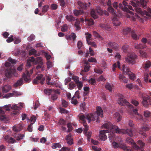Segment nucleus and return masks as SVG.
Listing matches in <instances>:
<instances>
[{"label": "nucleus", "instance_id": "1", "mask_svg": "<svg viewBox=\"0 0 151 151\" xmlns=\"http://www.w3.org/2000/svg\"><path fill=\"white\" fill-rule=\"evenodd\" d=\"M102 129H105L100 131L99 134L100 139L103 140H105L107 138V136L105 133H109L111 131L112 129H114L116 133L122 134H127L131 137L133 136L132 129H120L118 126L113 125L110 122H108L105 123L102 126Z\"/></svg>", "mask_w": 151, "mask_h": 151}, {"label": "nucleus", "instance_id": "2", "mask_svg": "<svg viewBox=\"0 0 151 151\" xmlns=\"http://www.w3.org/2000/svg\"><path fill=\"white\" fill-rule=\"evenodd\" d=\"M103 117V111L101 107L98 106L96 108V113L92 115H89L88 114H81L79 116L80 119L83 122V125L84 126V132L86 133L88 130V126L86 123V120L90 122L91 120H96L97 122L99 121V116Z\"/></svg>", "mask_w": 151, "mask_h": 151}, {"label": "nucleus", "instance_id": "3", "mask_svg": "<svg viewBox=\"0 0 151 151\" xmlns=\"http://www.w3.org/2000/svg\"><path fill=\"white\" fill-rule=\"evenodd\" d=\"M136 2V3H135L131 1L129 3L133 6L132 8L134 10H132V11L136 12L139 15L141 16L145 15L149 16H151L150 14H149L148 12L145 10L142 11L141 8L137 6L139 3V2L138 0H137Z\"/></svg>", "mask_w": 151, "mask_h": 151}, {"label": "nucleus", "instance_id": "4", "mask_svg": "<svg viewBox=\"0 0 151 151\" xmlns=\"http://www.w3.org/2000/svg\"><path fill=\"white\" fill-rule=\"evenodd\" d=\"M33 71V68L30 70L29 71L27 70H26L25 72L26 74L24 73L22 75V78H20L19 80H17V82L20 86L23 84V79L27 83L30 82L31 81V78H30V75L32 73Z\"/></svg>", "mask_w": 151, "mask_h": 151}, {"label": "nucleus", "instance_id": "5", "mask_svg": "<svg viewBox=\"0 0 151 151\" xmlns=\"http://www.w3.org/2000/svg\"><path fill=\"white\" fill-rule=\"evenodd\" d=\"M126 142L129 144L132 145V147L135 150L137 151H143L142 148H140L139 146L137 145L134 141L130 137H128L126 139Z\"/></svg>", "mask_w": 151, "mask_h": 151}, {"label": "nucleus", "instance_id": "6", "mask_svg": "<svg viewBox=\"0 0 151 151\" xmlns=\"http://www.w3.org/2000/svg\"><path fill=\"white\" fill-rule=\"evenodd\" d=\"M45 80V78L43 77V75L41 74H38L36 78L34 79L33 83L34 84H37L40 83L42 85L43 84Z\"/></svg>", "mask_w": 151, "mask_h": 151}, {"label": "nucleus", "instance_id": "7", "mask_svg": "<svg viewBox=\"0 0 151 151\" xmlns=\"http://www.w3.org/2000/svg\"><path fill=\"white\" fill-rule=\"evenodd\" d=\"M137 56L134 53H132L126 58L125 60L126 62L129 64L132 65L135 63V60L137 59Z\"/></svg>", "mask_w": 151, "mask_h": 151}, {"label": "nucleus", "instance_id": "8", "mask_svg": "<svg viewBox=\"0 0 151 151\" xmlns=\"http://www.w3.org/2000/svg\"><path fill=\"white\" fill-rule=\"evenodd\" d=\"M122 70L125 72L126 74L129 75V78L132 80H134L136 78L134 74L132 73L129 70V68L128 67H127L125 65H122Z\"/></svg>", "mask_w": 151, "mask_h": 151}, {"label": "nucleus", "instance_id": "9", "mask_svg": "<svg viewBox=\"0 0 151 151\" xmlns=\"http://www.w3.org/2000/svg\"><path fill=\"white\" fill-rule=\"evenodd\" d=\"M122 96H120L118 99V103L121 106L128 105L129 107L132 108V105L127 102L125 99L122 97Z\"/></svg>", "mask_w": 151, "mask_h": 151}, {"label": "nucleus", "instance_id": "10", "mask_svg": "<svg viewBox=\"0 0 151 151\" xmlns=\"http://www.w3.org/2000/svg\"><path fill=\"white\" fill-rule=\"evenodd\" d=\"M142 104L145 107H147L149 105H151V98L149 96H142Z\"/></svg>", "mask_w": 151, "mask_h": 151}, {"label": "nucleus", "instance_id": "11", "mask_svg": "<svg viewBox=\"0 0 151 151\" xmlns=\"http://www.w3.org/2000/svg\"><path fill=\"white\" fill-rule=\"evenodd\" d=\"M14 95H20L21 93L17 91H14L12 93H9L6 94L5 95L3 96V98H7L9 97H12Z\"/></svg>", "mask_w": 151, "mask_h": 151}, {"label": "nucleus", "instance_id": "12", "mask_svg": "<svg viewBox=\"0 0 151 151\" xmlns=\"http://www.w3.org/2000/svg\"><path fill=\"white\" fill-rule=\"evenodd\" d=\"M15 72V70L12 69H7L6 71L5 76L8 78L11 77L12 75Z\"/></svg>", "mask_w": 151, "mask_h": 151}, {"label": "nucleus", "instance_id": "13", "mask_svg": "<svg viewBox=\"0 0 151 151\" xmlns=\"http://www.w3.org/2000/svg\"><path fill=\"white\" fill-rule=\"evenodd\" d=\"M99 27L104 30H109L111 27L107 23H101L99 25Z\"/></svg>", "mask_w": 151, "mask_h": 151}, {"label": "nucleus", "instance_id": "14", "mask_svg": "<svg viewBox=\"0 0 151 151\" xmlns=\"http://www.w3.org/2000/svg\"><path fill=\"white\" fill-rule=\"evenodd\" d=\"M149 129H150L149 127H141V128H140L139 133L140 134L142 135L143 136L146 137L147 134L145 132L146 131L149 130Z\"/></svg>", "mask_w": 151, "mask_h": 151}, {"label": "nucleus", "instance_id": "15", "mask_svg": "<svg viewBox=\"0 0 151 151\" xmlns=\"http://www.w3.org/2000/svg\"><path fill=\"white\" fill-rule=\"evenodd\" d=\"M0 120L1 121H6L7 119L6 116L4 114V112L2 109H0Z\"/></svg>", "mask_w": 151, "mask_h": 151}, {"label": "nucleus", "instance_id": "16", "mask_svg": "<svg viewBox=\"0 0 151 151\" xmlns=\"http://www.w3.org/2000/svg\"><path fill=\"white\" fill-rule=\"evenodd\" d=\"M119 8L120 9H121L123 11L126 12H127V13H129L130 14H131V15H133L134 14H133V12H132L130 11L129 10V8H127L126 7H125L123 8H122V4H121V3H119Z\"/></svg>", "mask_w": 151, "mask_h": 151}, {"label": "nucleus", "instance_id": "17", "mask_svg": "<svg viewBox=\"0 0 151 151\" xmlns=\"http://www.w3.org/2000/svg\"><path fill=\"white\" fill-rule=\"evenodd\" d=\"M108 45L109 47L115 50H116L118 48V44L114 42H109Z\"/></svg>", "mask_w": 151, "mask_h": 151}, {"label": "nucleus", "instance_id": "18", "mask_svg": "<svg viewBox=\"0 0 151 151\" xmlns=\"http://www.w3.org/2000/svg\"><path fill=\"white\" fill-rule=\"evenodd\" d=\"M105 88L110 92H112L113 88V85L109 83H107L105 86Z\"/></svg>", "mask_w": 151, "mask_h": 151}, {"label": "nucleus", "instance_id": "19", "mask_svg": "<svg viewBox=\"0 0 151 151\" xmlns=\"http://www.w3.org/2000/svg\"><path fill=\"white\" fill-rule=\"evenodd\" d=\"M23 128V126L20 124L17 125L13 127V130L16 132H18L21 131Z\"/></svg>", "mask_w": 151, "mask_h": 151}, {"label": "nucleus", "instance_id": "20", "mask_svg": "<svg viewBox=\"0 0 151 151\" xmlns=\"http://www.w3.org/2000/svg\"><path fill=\"white\" fill-rule=\"evenodd\" d=\"M76 37V36L75 33H72L70 35H66V38L67 40H71L73 39V41L75 40Z\"/></svg>", "mask_w": 151, "mask_h": 151}, {"label": "nucleus", "instance_id": "21", "mask_svg": "<svg viewBox=\"0 0 151 151\" xmlns=\"http://www.w3.org/2000/svg\"><path fill=\"white\" fill-rule=\"evenodd\" d=\"M122 8H124L126 7L127 8H129L130 10H134L132 8V7L130 5L128 4L125 1H123L122 2Z\"/></svg>", "mask_w": 151, "mask_h": 151}, {"label": "nucleus", "instance_id": "22", "mask_svg": "<svg viewBox=\"0 0 151 151\" xmlns=\"http://www.w3.org/2000/svg\"><path fill=\"white\" fill-rule=\"evenodd\" d=\"M11 88V87L9 85H5L2 87V91L3 93L8 92Z\"/></svg>", "mask_w": 151, "mask_h": 151}, {"label": "nucleus", "instance_id": "23", "mask_svg": "<svg viewBox=\"0 0 151 151\" xmlns=\"http://www.w3.org/2000/svg\"><path fill=\"white\" fill-rule=\"evenodd\" d=\"M148 0H140V2L142 7L144 9L147 8V4Z\"/></svg>", "mask_w": 151, "mask_h": 151}, {"label": "nucleus", "instance_id": "24", "mask_svg": "<svg viewBox=\"0 0 151 151\" xmlns=\"http://www.w3.org/2000/svg\"><path fill=\"white\" fill-rule=\"evenodd\" d=\"M44 63H41V64H38V65L36 67V69L40 72L44 70L43 65Z\"/></svg>", "mask_w": 151, "mask_h": 151}, {"label": "nucleus", "instance_id": "25", "mask_svg": "<svg viewBox=\"0 0 151 151\" xmlns=\"http://www.w3.org/2000/svg\"><path fill=\"white\" fill-rule=\"evenodd\" d=\"M78 5L80 6V7L83 9H86L87 7L88 6V4H86V3H84L81 1H78Z\"/></svg>", "mask_w": 151, "mask_h": 151}, {"label": "nucleus", "instance_id": "26", "mask_svg": "<svg viewBox=\"0 0 151 151\" xmlns=\"http://www.w3.org/2000/svg\"><path fill=\"white\" fill-rule=\"evenodd\" d=\"M85 22L87 23L89 25H91L94 24V21L92 19H88L85 17Z\"/></svg>", "mask_w": 151, "mask_h": 151}, {"label": "nucleus", "instance_id": "27", "mask_svg": "<svg viewBox=\"0 0 151 151\" xmlns=\"http://www.w3.org/2000/svg\"><path fill=\"white\" fill-rule=\"evenodd\" d=\"M114 117L117 120V122H119L121 121L122 119V116L120 115L118 112L115 113L114 115Z\"/></svg>", "mask_w": 151, "mask_h": 151}, {"label": "nucleus", "instance_id": "28", "mask_svg": "<svg viewBox=\"0 0 151 151\" xmlns=\"http://www.w3.org/2000/svg\"><path fill=\"white\" fill-rule=\"evenodd\" d=\"M131 36L132 38L135 40H137L139 39V36H138L134 31H131Z\"/></svg>", "mask_w": 151, "mask_h": 151}, {"label": "nucleus", "instance_id": "29", "mask_svg": "<svg viewBox=\"0 0 151 151\" xmlns=\"http://www.w3.org/2000/svg\"><path fill=\"white\" fill-rule=\"evenodd\" d=\"M83 12V11L82 10H75L74 11L73 13L76 16H77L82 14Z\"/></svg>", "mask_w": 151, "mask_h": 151}, {"label": "nucleus", "instance_id": "30", "mask_svg": "<svg viewBox=\"0 0 151 151\" xmlns=\"http://www.w3.org/2000/svg\"><path fill=\"white\" fill-rule=\"evenodd\" d=\"M37 52L36 50L34 49H32L29 51V54L30 55H34L35 56H38V55L36 54Z\"/></svg>", "mask_w": 151, "mask_h": 151}, {"label": "nucleus", "instance_id": "31", "mask_svg": "<svg viewBox=\"0 0 151 151\" xmlns=\"http://www.w3.org/2000/svg\"><path fill=\"white\" fill-rule=\"evenodd\" d=\"M146 47V45L139 44L136 45L135 46V48L138 49H140L145 48Z\"/></svg>", "mask_w": 151, "mask_h": 151}, {"label": "nucleus", "instance_id": "32", "mask_svg": "<svg viewBox=\"0 0 151 151\" xmlns=\"http://www.w3.org/2000/svg\"><path fill=\"white\" fill-rule=\"evenodd\" d=\"M66 19L69 22L74 21L76 20V18L72 15H67L66 17Z\"/></svg>", "mask_w": 151, "mask_h": 151}, {"label": "nucleus", "instance_id": "33", "mask_svg": "<svg viewBox=\"0 0 151 151\" xmlns=\"http://www.w3.org/2000/svg\"><path fill=\"white\" fill-rule=\"evenodd\" d=\"M108 10L109 12L112 13L114 16L116 15V11L113 8L112 6H109L108 8Z\"/></svg>", "mask_w": 151, "mask_h": 151}, {"label": "nucleus", "instance_id": "34", "mask_svg": "<svg viewBox=\"0 0 151 151\" xmlns=\"http://www.w3.org/2000/svg\"><path fill=\"white\" fill-rule=\"evenodd\" d=\"M42 59L41 57H38L35 58V64L43 63V62L42 61Z\"/></svg>", "mask_w": 151, "mask_h": 151}, {"label": "nucleus", "instance_id": "35", "mask_svg": "<svg viewBox=\"0 0 151 151\" xmlns=\"http://www.w3.org/2000/svg\"><path fill=\"white\" fill-rule=\"evenodd\" d=\"M90 14L91 16L95 19H97L98 17V16L96 14L95 11L94 9L91 10V12Z\"/></svg>", "mask_w": 151, "mask_h": 151}, {"label": "nucleus", "instance_id": "36", "mask_svg": "<svg viewBox=\"0 0 151 151\" xmlns=\"http://www.w3.org/2000/svg\"><path fill=\"white\" fill-rule=\"evenodd\" d=\"M90 66L88 65H86L84 68L83 69L81 72V74L83 75V73L88 72L89 70Z\"/></svg>", "mask_w": 151, "mask_h": 151}, {"label": "nucleus", "instance_id": "37", "mask_svg": "<svg viewBox=\"0 0 151 151\" xmlns=\"http://www.w3.org/2000/svg\"><path fill=\"white\" fill-rule=\"evenodd\" d=\"M151 115V113L148 110H145L144 111V116L145 117H150Z\"/></svg>", "mask_w": 151, "mask_h": 151}, {"label": "nucleus", "instance_id": "38", "mask_svg": "<svg viewBox=\"0 0 151 151\" xmlns=\"http://www.w3.org/2000/svg\"><path fill=\"white\" fill-rule=\"evenodd\" d=\"M44 93L46 95H50L52 92V90L50 89H45L44 90Z\"/></svg>", "mask_w": 151, "mask_h": 151}, {"label": "nucleus", "instance_id": "39", "mask_svg": "<svg viewBox=\"0 0 151 151\" xmlns=\"http://www.w3.org/2000/svg\"><path fill=\"white\" fill-rule=\"evenodd\" d=\"M151 65V63L149 61L145 62L143 65V67L145 68H148Z\"/></svg>", "mask_w": 151, "mask_h": 151}, {"label": "nucleus", "instance_id": "40", "mask_svg": "<svg viewBox=\"0 0 151 151\" xmlns=\"http://www.w3.org/2000/svg\"><path fill=\"white\" fill-rule=\"evenodd\" d=\"M76 86V84H75L73 82H71L69 84L68 88L70 90H72Z\"/></svg>", "mask_w": 151, "mask_h": 151}, {"label": "nucleus", "instance_id": "41", "mask_svg": "<svg viewBox=\"0 0 151 151\" xmlns=\"http://www.w3.org/2000/svg\"><path fill=\"white\" fill-rule=\"evenodd\" d=\"M85 34L86 35L87 42V41H90V40L91 37V35L88 32L85 33Z\"/></svg>", "mask_w": 151, "mask_h": 151}, {"label": "nucleus", "instance_id": "42", "mask_svg": "<svg viewBox=\"0 0 151 151\" xmlns=\"http://www.w3.org/2000/svg\"><path fill=\"white\" fill-rule=\"evenodd\" d=\"M24 137V135L23 134H18L16 135L15 138L17 140H19L22 139Z\"/></svg>", "mask_w": 151, "mask_h": 151}, {"label": "nucleus", "instance_id": "43", "mask_svg": "<svg viewBox=\"0 0 151 151\" xmlns=\"http://www.w3.org/2000/svg\"><path fill=\"white\" fill-rule=\"evenodd\" d=\"M62 104L65 108L67 107L68 105V102L64 99H63L62 100Z\"/></svg>", "mask_w": 151, "mask_h": 151}, {"label": "nucleus", "instance_id": "44", "mask_svg": "<svg viewBox=\"0 0 151 151\" xmlns=\"http://www.w3.org/2000/svg\"><path fill=\"white\" fill-rule=\"evenodd\" d=\"M61 147V145L59 143H55L52 146V148L53 149H55L57 147L60 148Z\"/></svg>", "mask_w": 151, "mask_h": 151}, {"label": "nucleus", "instance_id": "45", "mask_svg": "<svg viewBox=\"0 0 151 151\" xmlns=\"http://www.w3.org/2000/svg\"><path fill=\"white\" fill-rule=\"evenodd\" d=\"M78 89L79 90H81L83 86V82L81 81H79L78 83H76Z\"/></svg>", "mask_w": 151, "mask_h": 151}, {"label": "nucleus", "instance_id": "46", "mask_svg": "<svg viewBox=\"0 0 151 151\" xmlns=\"http://www.w3.org/2000/svg\"><path fill=\"white\" fill-rule=\"evenodd\" d=\"M58 123L62 126H63L66 125V122L63 119H61L59 120Z\"/></svg>", "mask_w": 151, "mask_h": 151}, {"label": "nucleus", "instance_id": "47", "mask_svg": "<svg viewBox=\"0 0 151 151\" xmlns=\"http://www.w3.org/2000/svg\"><path fill=\"white\" fill-rule=\"evenodd\" d=\"M127 146L123 143H120L119 148H122L124 150H126Z\"/></svg>", "mask_w": 151, "mask_h": 151}, {"label": "nucleus", "instance_id": "48", "mask_svg": "<svg viewBox=\"0 0 151 151\" xmlns=\"http://www.w3.org/2000/svg\"><path fill=\"white\" fill-rule=\"evenodd\" d=\"M137 143L141 147H139V148H142L144 150L143 147L145 145V143L141 140L138 141L137 142ZM143 151H144V150Z\"/></svg>", "mask_w": 151, "mask_h": 151}, {"label": "nucleus", "instance_id": "49", "mask_svg": "<svg viewBox=\"0 0 151 151\" xmlns=\"http://www.w3.org/2000/svg\"><path fill=\"white\" fill-rule=\"evenodd\" d=\"M49 6L48 5H46L43 6L42 11L43 12H46L48 10Z\"/></svg>", "mask_w": 151, "mask_h": 151}, {"label": "nucleus", "instance_id": "50", "mask_svg": "<svg viewBox=\"0 0 151 151\" xmlns=\"http://www.w3.org/2000/svg\"><path fill=\"white\" fill-rule=\"evenodd\" d=\"M60 111L62 114H68L69 112L68 111L64 108H60Z\"/></svg>", "mask_w": 151, "mask_h": 151}, {"label": "nucleus", "instance_id": "51", "mask_svg": "<svg viewBox=\"0 0 151 151\" xmlns=\"http://www.w3.org/2000/svg\"><path fill=\"white\" fill-rule=\"evenodd\" d=\"M120 143H117L115 142H114L112 143V145L114 148H119Z\"/></svg>", "mask_w": 151, "mask_h": 151}, {"label": "nucleus", "instance_id": "52", "mask_svg": "<svg viewBox=\"0 0 151 151\" xmlns=\"http://www.w3.org/2000/svg\"><path fill=\"white\" fill-rule=\"evenodd\" d=\"M74 97L75 96H73L71 100V103L75 105H76L78 103V102L76 99H74Z\"/></svg>", "mask_w": 151, "mask_h": 151}, {"label": "nucleus", "instance_id": "53", "mask_svg": "<svg viewBox=\"0 0 151 151\" xmlns=\"http://www.w3.org/2000/svg\"><path fill=\"white\" fill-rule=\"evenodd\" d=\"M140 53L143 58H146L147 56V53L144 51L140 50Z\"/></svg>", "mask_w": 151, "mask_h": 151}, {"label": "nucleus", "instance_id": "54", "mask_svg": "<svg viewBox=\"0 0 151 151\" xmlns=\"http://www.w3.org/2000/svg\"><path fill=\"white\" fill-rule=\"evenodd\" d=\"M67 126L68 128V132H70L73 129V127L70 123H68L67 124Z\"/></svg>", "mask_w": 151, "mask_h": 151}, {"label": "nucleus", "instance_id": "55", "mask_svg": "<svg viewBox=\"0 0 151 151\" xmlns=\"http://www.w3.org/2000/svg\"><path fill=\"white\" fill-rule=\"evenodd\" d=\"M58 96V95L56 93L52 94V95L51 99L53 101H55L57 99Z\"/></svg>", "mask_w": 151, "mask_h": 151}, {"label": "nucleus", "instance_id": "56", "mask_svg": "<svg viewBox=\"0 0 151 151\" xmlns=\"http://www.w3.org/2000/svg\"><path fill=\"white\" fill-rule=\"evenodd\" d=\"M72 79L75 81L76 83L79 81V77L76 76H73L72 77Z\"/></svg>", "mask_w": 151, "mask_h": 151}, {"label": "nucleus", "instance_id": "57", "mask_svg": "<svg viewBox=\"0 0 151 151\" xmlns=\"http://www.w3.org/2000/svg\"><path fill=\"white\" fill-rule=\"evenodd\" d=\"M87 43L88 45H91V46L96 47V45L95 42H91L90 41H87Z\"/></svg>", "mask_w": 151, "mask_h": 151}, {"label": "nucleus", "instance_id": "58", "mask_svg": "<svg viewBox=\"0 0 151 151\" xmlns=\"http://www.w3.org/2000/svg\"><path fill=\"white\" fill-rule=\"evenodd\" d=\"M68 27L66 24L63 25L61 29V31L63 32H65L67 31Z\"/></svg>", "mask_w": 151, "mask_h": 151}, {"label": "nucleus", "instance_id": "59", "mask_svg": "<svg viewBox=\"0 0 151 151\" xmlns=\"http://www.w3.org/2000/svg\"><path fill=\"white\" fill-rule=\"evenodd\" d=\"M51 85L53 86H55L56 87H58L60 88H61V85L60 84H58V83H55L52 82Z\"/></svg>", "mask_w": 151, "mask_h": 151}, {"label": "nucleus", "instance_id": "60", "mask_svg": "<svg viewBox=\"0 0 151 151\" xmlns=\"http://www.w3.org/2000/svg\"><path fill=\"white\" fill-rule=\"evenodd\" d=\"M93 35L94 37H96L97 38L100 37V35L96 32L94 31H93Z\"/></svg>", "mask_w": 151, "mask_h": 151}, {"label": "nucleus", "instance_id": "61", "mask_svg": "<svg viewBox=\"0 0 151 151\" xmlns=\"http://www.w3.org/2000/svg\"><path fill=\"white\" fill-rule=\"evenodd\" d=\"M33 123H31L28 126L27 129L29 132H32V126L33 124Z\"/></svg>", "mask_w": 151, "mask_h": 151}, {"label": "nucleus", "instance_id": "62", "mask_svg": "<svg viewBox=\"0 0 151 151\" xmlns=\"http://www.w3.org/2000/svg\"><path fill=\"white\" fill-rule=\"evenodd\" d=\"M47 68L48 69L51 68L52 66V63L50 61H48L47 63Z\"/></svg>", "mask_w": 151, "mask_h": 151}, {"label": "nucleus", "instance_id": "63", "mask_svg": "<svg viewBox=\"0 0 151 151\" xmlns=\"http://www.w3.org/2000/svg\"><path fill=\"white\" fill-rule=\"evenodd\" d=\"M13 37V35H11L10 37H9L6 40L7 42L8 43H9L12 41L14 40V39Z\"/></svg>", "mask_w": 151, "mask_h": 151}, {"label": "nucleus", "instance_id": "64", "mask_svg": "<svg viewBox=\"0 0 151 151\" xmlns=\"http://www.w3.org/2000/svg\"><path fill=\"white\" fill-rule=\"evenodd\" d=\"M128 47V45H124L122 47V49L124 52H127Z\"/></svg>", "mask_w": 151, "mask_h": 151}]
</instances>
